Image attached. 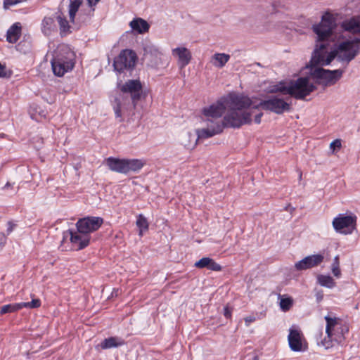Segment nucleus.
<instances>
[{"instance_id": "nucleus-1", "label": "nucleus", "mask_w": 360, "mask_h": 360, "mask_svg": "<svg viewBox=\"0 0 360 360\" xmlns=\"http://www.w3.org/2000/svg\"><path fill=\"white\" fill-rule=\"evenodd\" d=\"M336 27L335 20L330 13H325L321 21L313 26V31L317 35V44L311 59L312 65H329L335 58L340 61L349 63L360 51V39L345 40L328 52L329 39L332 37L334 28Z\"/></svg>"}, {"instance_id": "nucleus-2", "label": "nucleus", "mask_w": 360, "mask_h": 360, "mask_svg": "<svg viewBox=\"0 0 360 360\" xmlns=\"http://www.w3.org/2000/svg\"><path fill=\"white\" fill-rule=\"evenodd\" d=\"M252 104L251 98L243 94L229 93L217 103L204 108L202 114L206 121L221 120L225 127L240 128L252 122V113L247 111Z\"/></svg>"}, {"instance_id": "nucleus-3", "label": "nucleus", "mask_w": 360, "mask_h": 360, "mask_svg": "<svg viewBox=\"0 0 360 360\" xmlns=\"http://www.w3.org/2000/svg\"><path fill=\"white\" fill-rule=\"evenodd\" d=\"M53 72L58 77L71 71L75 63V53L66 44L60 45L51 61Z\"/></svg>"}, {"instance_id": "nucleus-4", "label": "nucleus", "mask_w": 360, "mask_h": 360, "mask_svg": "<svg viewBox=\"0 0 360 360\" xmlns=\"http://www.w3.org/2000/svg\"><path fill=\"white\" fill-rule=\"evenodd\" d=\"M324 319L326 322V337L321 341V345L328 349L333 346V342L340 343L345 340V335L348 333L349 328L335 316L328 314Z\"/></svg>"}, {"instance_id": "nucleus-5", "label": "nucleus", "mask_w": 360, "mask_h": 360, "mask_svg": "<svg viewBox=\"0 0 360 360\" xmlns=\"http://www.w3.org/2000/svg\"><path fill=\"white\" fill-rule=\"evenodd\" d=\"M316 89V86L309 82L307 77H299L291 81L288 86H284L278 91L290 95L296 99H304Z\"/></svg>"}, {"instance_id": "nucleus-6", "label": "nucleus", "mask_w": 360, "mask_h": 360, "mask_svg": "<svg viewBox=\"0 0 360 360\" xmlns=\"http://www.w3.org/2000/svg\"><path fill=\"white\" fill-rule=\"evenodd\" d=\"M138 61L136 53L131 49L122 50L117 58L114 59V70L119 72L131 71L134 69Z\"/></svg>"}, {"instance_id": "nucleus-7", "label": "nucleus", "mask_w": 360, "mask_h": 360, "mask_svg": "<svg viewBox=\"0 0 360 360\" xmlns=\"http://www.w3.org/2000/svg\"><path fill=\"white\" fill-rule=\"evenodd\" d=\"M311 66V74L314 78L319 79V84H322L324 86H330L334 84L338 81L343 73L342 70H329L323 69V68L316 67L318 65Z\"/></svg>"}, {"instance_id": "nucleus-8", "label": "nucleus", "mask_w": 360, "mask_h": 360, "mask_svg": "<svg viewBox=\"0 0 360 360\" xmlns=\"http://www.w3.org/2000/svg\"><path fill=\"white\" fill-rule=\"evenodd\" d=\"M357 217L354 214H339L332 221L333 229L340 233L352 234L356 229Z\"/></svg>"}, {"instance_id": "nucleus-9", "label": "nucleus", "mask_w": 360, "mask_h": 360, "mask_svg": "<svg viewBox=\"0 0 360 360\" xmlns=\"http://www.w3.org/2000/svg\"><path fill=\"white\" fill-rule=\"evenodd\" d=\"M252 108H262L281 115L284 112L290 110V104L284 101L282 98L273 96L269 99L262 101L258 105L253 106Z\"/></svg>"}, {"instance_id": "nucleus-10", "label": "nucleus", "mask_w": 360, "mask_h": 360, "mask_svg": "<svg viewBox=\"0 0 360 360\" xmlns=\"http://www.w3.org/2000/svg\"><path fill=\"white\" fill-rule=\"evenodd\" d=\"M146 163V161L141 159L114 158V171L123 174L136 172L141 170Z\"/></svg>"}, {"instance_id": "nucleus-11", "label": "nucleus", "mask_w": 360, "mask_h": 360, "mask_svg": "<svg viewBox=\"0 0 360 360\" xmlns=\"http://www.w3.org/2000/svg\"><path fill=\"white\" fill-rule=\"evenodd\" d=\"M103 219L99 217H86L80 219L76 224L77 229L80 233L89 234L97 231L103 224Z\"/></svg>"}, {"instance_id": "nucleus-12", "label": "nucleus", "mask_w": 360, "mask_h": 360, "mask_svg": "<svg viewBox=\"0 0 360 360\" xmlns=\"http://www.w3.org/2000/svg\"><path fill=\"white\" fill-rule=\"evenodd\" d=\"M70 237L72 248L77 250L84 249L89 244L90 237L89 235L80 233L79 231H73L68 230L64 233V238Z\"/></svg>"}, {"instance_id": "nucleus-13", "label": "nucleus", "mask_w": 360, "mask_h": 360, "mask_svg": "<svg viewBox=\"0 0 360 360\" xmlns=\"http://www.w3.org/2000/svg\"><path fill=\"white\" fill-rule=\"evenodd\" d=\"M142 88L139 79H130L120 86V90L123 93L131 94V100L135 105L141 98Z\"/></svg>"}, {"instance_id": "nucleus-14", "label": "nucleus", "mask_w": 360, "mask_h": 360, "mask_svg": "<svg viewBox=\"0 0 360 360\" xmlns=\"http://www.w3.org/2000/svg\"><path fill=\"white\" fill-rule=\"evenodd\" d=\"M225 127L221 123V120L207 122V128L197 131L198 139H207L223 131Z\"/></svg>"}, {"instance_id": "nucleus-15", "label": "nucleus", "mask_w": 360, "mask_h": 360, "mask_svg": "<svg viewBox=\"0 0 360 360\" xmlns=\"http://www.w3.org/2000/svg\"><path fill=\"white\" fill-rule=\"evenodd\" d=\"M323 259L324 257L321 254L309 255L296 262L295 268L297 271L311 269L320 265L323 262Z\"/></svg>"}, {"instance_id": "nucleus-16", "label": "nucleus", "mask_w": 360, "mask_h": 360, "mask_svg": "<svg viewBox=\"0 0 360 360\" xmlns=\"http://www.w3.org/2000/svg\"><path fill=\"white\" fill-rule=\"evenodd\" d=\"M172 55L178 58V63L181 68L189 64L191 60V53L185 47H177L172 49Z\"/></svg>"}, {"instance_id": "nucleus-17", "label": "nucleus", "mask_w": 360, "mask_h": 360, "mask_svg": "<svg viewBox=\"0 0 360 360\" xmlns=\"http://www.w3.org/2000/svg\"><path fill=\"white\" fill-rule=\"evenodd\" d=\"M288 342L290 349L295 352L302 350L301 333L298 330L291 329L288 335Z\"/></svg>"}, {"instance_id": "nucleus-18", "label": "nucleus", "mask_w": 360, "mask_h": 360, "mask_svg": "<svg viewBox=\"0 0 360 360\" xmlns=\"http://www.w3.org/2000/svg\"><path fill=\"white\" fill-rule=\"evenodd\" d=\"M131 28L138 34H145L149 31L150 25L144 19L141 18H134L129 23Z\"/></svg>"}, {"instance_id": "nucleus-19", "label": "nucleus", "mask_w": 360, "mask_h": 360, "mask_svg": "<svg viewBox=\"0 0 360 360\" xmlns=\"http://www.w3.org/2000/svg\"><path fill=\"white\" fill-rule=\"evenodd\" d=\"M21 30L22 27L20 23H14L7 31L6 40L9 43H16L21 36Z\"/></svg>"}, {"instance_id": "nucleus-20", "label": "nucleus", "mask_w": 360, "mask_h": 360, "mask_svg": "<svg viewBox=\"0 0 360 360\" xmlns=\"http://www.w3.org/2000/svg\"><path fill=\"white\" fill-rule=\"evenodd\" d=\"M56 20L59 25L60 34L61 37H65L71 33V27L69 22L62 13H57Z\"/></svg>"}, {"instance_id": "nucleus-21", "label": "nucleus", "mask_w": 360, "mask_h": 360, "mask_svg": "<svg viewBox=\"0 0 360 360\" xmlns=\"http://www.w3.org/2000/svg\"><path fill=\"white\" fill-rule=\"evenodd\" d=\"M55 20L51 17H45L41 22V31L46 36H50L56 32Z\"/></svg>"}, {"instance_id": "nucleus-22", "label": "nucleus", "mask_w": 360, "mask_h": 360, "mask_svg": "<svg viewBox=\"0 0 360 360\" xmlns=\"http://www.w3.org/2000/svg\"><path fill=\"white\" fill-rule=\"evenodd\" d=\"M230 59V56L226 53H215L212 57V63L217 68H221Z\"/></svg>"}, {"instance_id": "nucleus-23", "label": "nucleus", "mask_w": 360, "mask_h": 360, "mask_svg": "<svg viewBox=\"0 0 360 360\" xmlns=\"http://www.w3.org/2000/svg\"><path fill=\"white\" fill-rule=\"evenodd\" d=\"M136 224L139 229V236H143V233L147 231L149 228V223L147 219L142 214H139L137 216Z\"/></svg>"}, {"instance_id": "nucleus-24", "label": "nucleus", "mask_w": 360, "mask_h": 360, "mask_svg": "<svg viewBox=\"0 0 360 360\" xmlns=\"http://www.w3.org/2000/svg\"><path fill=\"white\" fill-rule=\"evenodd\" d=\"M345 30L354 32L360 33V21L354 18H352L346 21L342 25Z\"/></svg>"}, {"instance_id": "nucleus-25", "label": "nucleus", "mask_w": 360, "mask_h": 360, "mask_svg": "<svg viewBox=\"0 0 360 360\" xmlns=\"http://www.w3.org/2000/svg\"><path fill=\"white\" fill-rule=\"evenodd\" d=\"M278 297L280 298L279 306L281 309L284 312L288 311L293 305V299L291 297L281 295Z\"/></svg>"}, {"instance_id": "nucleus-26", "label": "nucleus", "mask_w": 360, "mask_h": 360, "mask_svg": "<svg viewBox=\"0 0 360 360\" xmlns=\"http://www.w3.org/2000/svg\"><path fill=\"white\" fill-rule=\"evenodd\" d=\"M83 0H72L69 5V16L71 22H75V18L77 12L78 11Z\"/></svg>"}, {"instance_id": "nucleus-27", "label": "nucleus", "mask_w": 360, "mask_h": 360, "mask_svg": "<svg viewBox=\"0 0 360 360\" xmlns=\"http://www.w3.org/2000/svg\"><path fill=\"white\" fill-rule=\"evenodd\" d=\"M22 305L20 303H14L4 305L0 309V315H4L8 313H13L22 309Z\"/></svg>"}, {"instance_id": "nucleus-28", "label": "nucleus", "mask_w": 360, "mask_h": 360, "mask_svg": "<svg viewBox=\"0 0 360 360\" xmlns=\"http://www.w3.org/2000/svg\"><path fill=\"white\" fill-rule=\"evenodd\" d=\"M319 283L324 287L332 288L335 285V282L330 276L320 275L318 276Z\"/></svg>"}, {"instance_id": "nucleus-29", "label": "nucleus", "mask_w": 360, "mask_h": 360, "mask_svg": "<svg viewBox=\"0 0 360 360\" xmlns=\"http://www.w3.org/2000/svg\"><path fill=\"white\" fill-rule=\"evenodd\" d=\"M331 271L335 277L339 278L340 276L341 271L340 269V259L338 255L335 256L333 259V262L331 266Z\"/></svg>"}, {"instance_id": "nucleus-30", "label": "nucleus", "mask_w": 360, "mask_h": 360, "mask_svg": "<svg viewBox=\"0 0 360 360\" xmlns=\"http://www.w3.org/2000/svg\"><path fill=\"white\" fill-rule=\"evenodd\" d=\"M22 308L34 309L41 306V301L39 299H33L31 302H21Z\"/></svg>"}, {"instance_id": "nucleus-31", "label": "nucleus", "mask_w": 360, "mask_h": 360, "mask_svg": "<svg viewBox=\"0 0 360 360\" xmlns=\"http://www.w3.org/2000/svg\"><path fill=\"white\" fill-rule=\"evenodd\" d=\"M207 269L214 271H221L222 267L220 264L217 263L213 259L210 258Z\"/></svg>"}, {"instance_id": "nucleus-32", "label": "nucleus", "mask_w": 360, "mask_h": 360, "mask_svg": "<svg viewBox=\"0 0 360 360\" xmlns=\"http://www.w3.org/2000/svg\"><path fill=\"white\" fill-rule=\"evenodd\" d=\"M97 347L103 349L112 347V337L103 340Z\"/></svg>"}, {"instance_id": "nucleus-33", "label": "nucleus", "mask_w": 360, "mask_h": 360, "mask_svg": "<svg viewBox=\"0 0 360 360\" xmlns=\"http://www.w3.org/2000/svg\"><path fill=\"white\" fill-rule=\"evenodd\" d=\"M210 257H202L194 264V266L198 269L207 268Z\"/></svg>"}, {"instance_id": "nucleus-34", "label": "nucleus", "mask_w": 360, "mask_h": 360, "mask_svg": "<svg viewBox=\"0 0 360 360\" xmlns=\"http://www.w3.org/2000/svg\"><path fill=\"white\" fill-rule=\"evenodd\" d=\"M342 147L341 140L340 139H335L333 141H332L330 144V148L333 150H335V149H340Z\"/></svg>"}, {"instance_id": "nucleus-35", "label": "nucleus", "mask_w": 360, "mask_h": 360, "mask_svg": "<svg viewBox=\"0 0 360 360\" xmlns=\"http://www.w3.org/2000/svg\"><path fill=\"white\" fill-rule=\"evenodd\" d=\"M245 323L246 326H249L250 323L255 322L256 321V317L252 314L244 318Z\"/></svg>"}, {"instance_id": "nucleus-36", "label": "nucleus", "mask_w": 360, "mask_h": 360, "mask_svg": "<svg viewBox=\"0 0 360 360\" xmlns=\"http://www.w3.org/2000/svg\"><path fill=\"white\" fill-rule=\"evenodd\" d=\"M6 66L1 65L0 63V77H6Z\"/></svg>"}, {"instance_id": "nucleus-37", "label": "nucleus", "mask_w": 360, "mask_h": 360, "mask_svg": "<svg viewBox=\"0 0 360 360\" xmlns=\"http://www.w3.org/2000/svg\"><path fill=\"white\" fill-rule=\"evenodd\" d=\"M115 114L116 118H119V121L122 122V119L121 109L119 106L116 108Z\"/></svg>"}, {"instance_id": "nucleus-38", "label": "nucleus", "mask_w": 360, "mask_h": 360, "mask_svg": "<svg viewBox=\"0 0 360 360\" xmlns=\"http://www.w3.org/2000/svg\"><path fill=\"white\" fill-rule=\"evenodd\" d=\"M224 315L226 318L229 319L231 316V311L229 309L228 307H224Z\"/></svg>"}, {"instance_id": "nucleus-39", "label": "nucleus", "mask_w": 360, "mask_h": 360, "mask_svg": "<svg viewBox=\"0 0 360 360\" xmlns=\"http://www.w3.org/2000/svg\"><path fill=\"white\" fill-rule=\"evenodd\" d=\"M15 226V225L11 221L8 222V228H7V233L8 234L11 233L13 231Z\"/></svg>"}, {"instance_id": "nucleus-40", "label": "nucleus", "mask_w": 360, "mask_h": 360, "mask_svg": "<svg viewBox=\"0 0 360 360\" xmlns=\"http://www.w3.org/2000/svg\"><path fill=\"white\" fill-rule=\"evenodd\" d=\"M263 116V113L262 112H260L259 114H257L255 117V122L256 124H260L261 122V120H262V117Z\"/></svg>"}, {"instance_id": "nucleus-41", "label": "nucleus", "mask_w": 360, "mask_h": 360, "mask_svg": "<svg viewBox=\"0 0 360 360\" xmlns=\"http://www.w3.org/2000/svg\"><path fill=\"white\" fill-rule=\"evenodd\" d=\"M107 165L109 167V169L112 170V157H109L107 160Z\"/></svg>"}, {"instance_id": "nucleus-42", "label": "nucleus", "mask_w": 360, "mask_h": 360, "mask_svg": "<svg viewBox=\"0 0 360 360\" xmlns=\"http://www.w3.org/2000/svg\"><path fill=\"white\" fill-rule=\"evenodd\" d=\"M88 4L89 6L92 7L93 6H95L99 0H87Z\"/></svg>"}, {"instance_id": "nucleus-43", "label": "nucleus", "mask_w": 360, "mask_h": 360, "mask_svg": "<svg viewBox=\"0 0 360 360\" xmlns=\"http://www.w3.org/2000/svg\"><path fill=\"white\" fill-rule=\"evenodd\" d=\"M13 187V184H11L10 182H7L5 186H4V189H8L9 188Z\"/></svg>"}, {"instance_id": "nucleus-44", "label": "nucleus", "mask_w": 360, "mask_h": 360, "mask_svg": "<svg viewBox=\"0 0 360 360\" xmlns=\"http://www.w3.org/2000/svg\"><path fill=\"white\" fill-rule=\"evenodd\" d=\"M113 345H114V347L117 346V342H115V338H114V343H113Z\"/></svg>"}, {"instance_id": "nucleus-45", "label": "nucleus", "mask_w": 360, "mask_h": 360, "mask_svg": "<svg viewBox=\"0 0 360 360\" xmlns=\"http://www.w3.org/2000/svg\"><path fill=\"white\" fill-rule=\"evenodd\" d=\"M196 141H198V139H197ZM195 145H197V141H195L194 146H195Z\"/></svg>"}]
</instances>
